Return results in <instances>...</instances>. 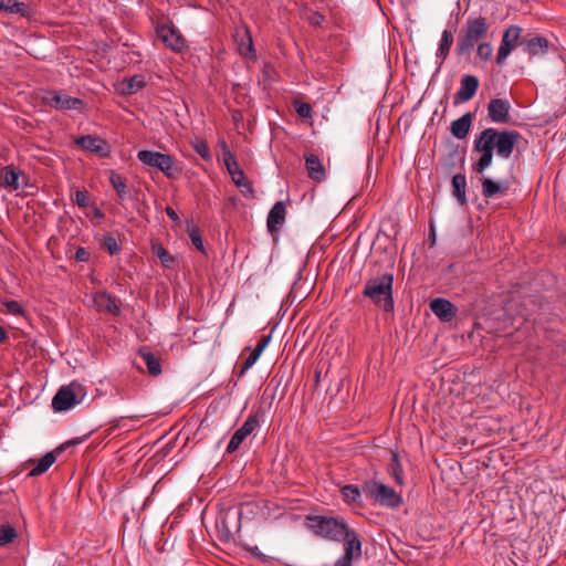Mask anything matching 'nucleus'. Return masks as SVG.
Returning <instances> with one entry per match:
<instances>
[{
    "mask_svg": "<svg viewBox=\"0 0 566 566\" xmlns=\"http://www.w3.org/2000/svg\"><path fill=\"white\" fill-rule=\"evenodd\" d=\"M137 158L145 165L155 167L163 171L167 177L172 178L180 172L176 160L168 154L153 150H139Z\"/></svg>",
    "mask_w": 566,
    "mask_h": 566,
    "instance_id": "nucleus-6",
    "label": "nucleus"
},
{
    "mask_svg": "<svg viewBox=\"0 0 566 566\" xmlns=\"http://www.w3.org/2000/svg\"><path fill=\"white\" fill-rule=\"evenodd\" d=\"M344 542V555L358 558L361 555V543L355 531L349 530L342 539Z\"/></svg>",
    "mask_w": 566,
    "mask_h": 566,
    "instance_id": "nucleus-23",
    "label": "nucleus"
},
{
    "mask_svg": "<svg viewBox=\"0 0 566 566\" xmlns=\"http://www.w3.org/2000/svg\"><path fill=\"white\" fill-rule=\"evenodd\" d=\"M44 99L50 106L61 111L81 109L84 106V102L81 98L71 97L56 91L48 92Z\"/></svg>",
    "mask_w": 566,
    "mask_h": 566,
    "instance_id": "nucleus-11",
    "label": "nucleus"
},
{
    "mask_svg": "<svg viewBox=\"0 0 566 566\" xmlns=\"http://www.w3.org/2000/svg\"><path fill=\"white\" fill-rule=\"evenodd\" d=\"M475 151L480 153L481 156L475 163H473L472 170L475 174H483L484 170L491 166V164L493 161V157H494V151H491V153H490V150H475Z\"/></svg>",
    "mask_w": 566,
    "mask_h": 566,
    "instance_id": "nucleus-31",
    "label": "nucleus"
},
{
    "mask_svg": "<svg viewBox=\"0 0 566 566\" xmlns=\"http://www.w3.org/2000/svg\"><path fill=\"white\" fill-rule=\"evenodd\" d=\"M188 235L196 249L203 252L205 249L200 229L197 226L188 227Z\"/></svg>",
    "mask_w": 566,
    "mask_h": 566,
    "instance_id": "nucleus-38",
    "label": "nucleus"
},
{
    "mask_svg": "<svg viewBox=\"0 0 566 566\" xmlns=\"http://www.w3.org/2000/svg\"><path fill=\"white\" fill-rule=\"evenodd\" d=\"M270 340H271V335H263V336L259 339V342H258L256 346H258V347H260V348H262V349L264 350V348L268 346V344H269V342H270Z\"/></svg>",
    "mask_w": 566,
    "mask_h": 566,
    "instance_id": "nucleus-54",
    "label": "nucleus"
},
{
    "mask_svg": "<svg viewBox=\"0 0 566 566\" xmlns=\"http://www.w3.org/2000/svg\"><path fill=\"white\" fill-rule=\"evenodd\" d=\"M308 20L312 25L318 27L325 21V17L319 12H313Z\"/></svg>",
    "mask_w": 566,
    "mask_h": 566,
    "instance_id": "nucleus-49",
    "label": "nucleus"
},
{
    "mask_svg": "<svg viewBox=\"0 0 566 566\" xmlns=\"http://www.w3.org/2000/svg\"><path fill=\"white\" fill-rule=\"evenodd\" d=\"M138 355L147 366V371L150 376L156 377L161 374L163 370L159 357L155 356L148 348L145 347L138 350Z\"/></svg>",
    "mask_w": 566,
    "mask_h": 566,
    "instance_id": "nucleus-26",
    "label": "nucleus"
},
{
    "mask_svg": "<svg viewBox=\"0 0 566 566\" xmlns=\"http://www.w3.org/2000/svg\"><path fill=\"white\" fill-rule=\"evenodd\" d=\"M375 306L382 308L385 313L389 312V273L380 276L370 277L366 281L361 292Z\"/></svg>",
    "mask_w": 566,
    "mask_h": 566,
    "instance_id": "nucleus-4",
    "label": "nucleus"
},
{
    "mask_svg": "<svg viewBox=\"0 0 566 566\" xmlns=\"http://www.w3.org/2000/svg\"><path fill=\"white\" fill-rule=\"evenodd\" d=\"M95 216L101 219L104 218V213L99 209L95 210Z\"/></svg>",
    "mask_w": 566,
    "mask_h": 566,
    "instance_id": "nucleus-60",
    "label": "nucleus"
},
{
    "mask_svg": "<svg viewBox=\"0 0 566 566\" xmlns=\"http://www.w3.org/2000/svg\"><path fill=\"white\" fill-rule=\"evenodd\" d=\"M103 247L113 255L120 251V245L117 243L116 238L108 233L103 239Z\"/></svg>",
    "mask_w": 566,
    "mask_h": 566,
    "instance_id": "nucleus-42",
    "label": "nucleus"
},
{
    "mask_svg": "<svg viewBox=\"0 0 566 566\" xmlns=\"http://www.w3.org/2000/svg\"><path fill=\"white\" fill-rule=\"evenodd\" d=\"M479 78L475 75L467 74L460 80V88L454 94V105L471 101L479 90Z\"/></svg>",
    "mask_w": 566,
    "mask_h": 566,
    "instance_id": "nucleus-10",
    "label": "nucleus"
},
{
    "mask_svg": "<svg viewBox=\"0 0 566 566\" xmlns=\"http://www.w3.org/2000/svg\"><path fill=\"white\" fill-rule=\"evenodd\" d=\"M108 180L113 188L116 190L118 198L123 200L127 195V185L125 178L116 171L111 170Z\"/></svg>",
    "mask_w": 566,
    "mask_h": 566,
    "instance_id": "nucleus-32",
    "label": "nucleus"
},
{
    "mask_svg": "<svg viewBox=\"0 0 566 566\" xmlns=\"http://www.w3.org/2000/svg\"><path fill=\"white\" fill-rule=\"evenodd\" d=\"M453 41H454V38H453L452 31L443 30V32L441 34L439 48L436 53L437 59L440 60L439 67L443 64V62L449 56Z\"/></svg>",
    "mask_w": 566,
    "mask_h": 566,
    "instance_id": "nucleus-28",
    "label": "nucleus"
},
{
    "mask_svg": "<svg viewBox=\"0 0 566 566\" xmlns=\"http://www.w3.org/2000/svg\"><path fill=\"white\" fill-rule=\"evenodd\" d=\"M88 201H90V193H88L87 190H85V189H77L75 191L74 202L80 208H86L88 206Z\"/></svg>",
    "mask_w": 566,
    "mask_h": 566,
    "instance_id": "nucleus-44",
    "label": "nucleus"
},
{
    "mask_svg": "<svg viewBox=\"0 0 566 566\" xmlns=\"http://www.w3.org/2000/svg\"><path fill=\"white\" fill-rule=\"evenodd\" d=\"M522 135L517 130L485 128L475 136L473 150L496 151L501 158H510Z\"/></svg>",
    "mask_w": 566,
    "mask_h": 566,
    "instance_id": "nucleus-1",
    "label": "nucleus"
},
{
    "mask_svg": "<svg viewBox=\"0 0 566 566\" xmlns=\"http://www.w3.org/2000/svg\"><path fill=\"white\" fill-rule=\"evenodd\" d=\"M391 479H394L398 490L391 488V510L406 504L411 495L415 483L412 479H407L401 458L391 451Z\"/></svg>",
    "mask_w": 566,
    "mask_h": 566,
    "instance_id": "nucleus-3",
    "label": "nucleus"
},
{
    "mask_svg": "<svg viewBox=\"0 0 566 566\" xmlns=\"http://www.w3.org/2000/svg\"><path fill=\"white\" fill-rule=\"evenodd\" d=\"M256 360L258 358L252 353H250V355L244 359L241 366L239 377H241L248 369H250L255 364Z\"/></svg>",
    "mask_w": 566,
    "mask_h": 566,
    "instance_id": "nucleus-47",
    "label": "nucleus"
},
{
    "mask_svg": "<svg viewBox=\"0 0 566 566\" xmlns=\"http://www.w3.org/2000/svg\"><path fill=\"white\" fill-rule=\"evenodd\" d=\"M0 10L18 13L21 17H28L30 13L29 7L24 2H19L18 0H0Z\"/></svg>",
    "mask_w": 566,
    "mask_h": 566,
    "instance_id": "nucleus-30",
    "label": "nucleus"
},
{
    "mask_svg": "<svg viewBox=\"0 0 566 566\" xmlns=\"http://www.w3.org/2000/svg\"><path fill=\"white\" fill-rule=\"evenodd\" d=\"M156 255L160 260L161 264L165 268H171L175 263V258L168 252L167 249H165L163 245L154 247L153 248Z\"/></svg>",
    "mask_w": 566,
    "mask_h": 566,
    "instance_id": "nucleus-35",
    "label": "nucleus"
},
{
    "mask_svg": "<svg viewBox=\"0 0 566 566\" xmlns=\"http://www.w3.org/2000/svg\"><path fill=\"white\" fill-rule=\"evenodd\" d=\"M260 423V415L259 412L250 415L244 423L239 428L243 433L248 437L251 434Z\"/></svg>",
    "mask_w": 566,
    "mask_h": 566,
    "instance_id": "nucleus-36",
    "label": "nucleus"
},
{
    "mask_svg": "<svg viewBox=\"0 0 566 566\" xmlns=\"http://www.w3.org/2000/svg\"><path fill=\"white\" fill-rule=\"evenodd\" d=\"M8 338L6 329L0 326V344L3 343Z\"/></svg>",
    "mask_w": 566,
    "mask_h": 566,
    "instance_id": "nucleus-57",
    "label": "nucleus"
},
{
    "mask_svg": "<svg viewBox=\"0 0 566 566\" xmlns=\"http://www.w3.org/2000/svg\"><path fill=\"white\" fill-rule=\"evenodd\" d=\"M146 86L145 76L136 74L129 78H124L120 83V91L124 95H133Z\"/></svg>",
    "mask_w": 566,
    "mask_h": 566,
    "instance_id": "nucleus-27",
    "label": "nucleus"
},
{
    "mask_svg": "<svg viewBox=\"0 0 566 566\" xmlns=\"http://www.w3.org/2000/svg\"><path fill=\"white\" fill-rule=\"evenodd\" d=\"M157 35L168 48L176 52H180L186 48L185 39L174 27L159 25L157 28Z\"/></svg>",
    "mask_w": 566,
    "mask_h": 566,
    "instance_id": "nucleus-13",
    "label": "nucleus"
},
{
    "mask_svg": "<svg viewBox=\"0 0 566 566\" xmlns=\"http://www.w3.org/2000/svg\"><path fill=\"white\" fill-rule=\"evenodd\" d=\"M465 188H467V178L463 174H457L452 177L451 180V192L452 196L457 199L458 203L460 206H467V195H465Z\"/></svg>",
    "mask_w": 566,
    "mask_h": 566,
    "instance_id": "nucleus-25",
    "label": "nucleus"
},
{
    "mask_svg": "<svg viewBox=\"0 0 566 566\" xmlns=\"http://www.w3.org/2000/svg\"><path fill=\"white\" fill-rule=\"evenodd\" d=\"M192 147L195 149V151L205 160L209 161L211 160V154H210V150H209V147H208V144L205 142V140H199L197 139L193 144H192Z\"/></svg>",
    "mask_w": 566,
    "mask_h": 566,
    "instance_id": "nucleus-41",
    "label": "nucleus"
},
{
    "mask_svg": "<svg viewBox=\"0 0 566 566\" xmlns=\"http://www.w3.org/2000/svg\"><path fill=\"white\" fill-rule=\"evenodd\" d=\"M553 44L543 35L523 40V50L531 57L546 54Z\"/></svg>",
    "mask_w": 566,
    "mask_h": 566,
    "instance_id": "nucleus-17",
    "label": "nucleus"
},
{
    "mask_svg": "<svg viewBox=\"0 0 566 566\" xmlns=\"http://www.w3.org/2000/svg\"><path fill=\"white\" fill-rule=\"evenodd\" d=\"M83 387L73 381L67 386H62L52 399V408L55 411H66L73 408L83 399Z\"/></svg>",
    "mask_w": 566,
    "mask_h": 566,
    "instance_id": "nucleus-8",
    "label": "nucleus"
},
{
    "mask_svg": "<svg viewBox=\"0 0 566 566\" xmlns=\"http://www.w3.org/2000/svg\"><path fill=\"white\" fill-rule=\"evenodd\" d=\"M429 307L442 322H451L457 315V307L442 297L431 300Z\"/></svg>",
    "mask_w": 566,
    "mask_h": 566,
    "instance_id": "nucleus-15",
    "label": "nucleus"
},
{
    "mask_svg": "<svg viewBox=\"0 0 566 566\" xmlns=\"http://www.w3.org/2000/svg\"><path fill=\"white\" fill-rule=\"evenodd\" d=\"M343 500L348 504H359L360 491L356 485L347 484L340 490Z\"/></svg>",
    "mask_w": 566,
    "mask_h": 566,
    "instance_id": "nucleus-33",
    "label": "nucleus"
},
{
    "mask_svg": "<svg viewBox=\"0 0 566 566\" xmlns=\"http://www.w3.org/2000/svg\"><path fill=\"white\" fill-rule=\"evenodd\" d=\"M431 235L434 238V230L431 228Z\"/></svg>",
    "mask_w": 566,
    "mask_h": 566,
    "instance_id": "nucleus-62",
    "label": "nucleus"
},
{
    "mask_svg": "<svg viewBox=\"0 0 566 566\" xmlns=\"http://www.w3.org/2000/svg\"><path fill=\"white\" fill-rule=\"evenodd\" d=\"M74 143L82 149L91 151L102 158H106L111 154L108 143L97 136L84 135L75 138Z\"/></svg>",
    "mask_w": 566,
    "mask_h": 566,
    "instance_id": "nucleus-9",
    "label": "nucleus"
},
{
    "mask_svg": "<svg viewBox=\"0 0 566 566\" xmlns=\"http://www.w3.org/2000/svg\"><path fill=\"white\" fill-rule=\"evenodd\" d=\"M310 527L316 535L327 539L340 541L349 531L348 526L335 517H326L321 515L310 516Z\"/></svg>",
    "mask_w": 566,
    "mask_h": 566,
    "instance_id": "nucleus-5",
    "label": "nucleus"
},
{
    "mask_svg": "<svg viewBox=\"0 0 566 566\" xmlns=\"http://www.w3.org/2000/svg\"><path fill=\"white\" fill-rule=\"evenodd\" d=\"M57 452L51 451L45 453L41 459L38 460L36 465L29 472V476H39L45 473L50 467L55 462Z\"/></svg>",
    "mask_w": 566,
    "mask_h": 566,
    "instance_id": "nucleus-29",
    "label": "nucleus"
},
{
    "mask_svg": "<svg viewBox=\"0 0 566 566\" xmlns=\"http://www.w3.org/2000/svg\"><path fill=\"white\" fill-rule=\"evenodd\" d=\"M480 181L482 196L486 199L494 198L497 195H505L509 190L507 182L495 181L489 177H482Z\"/></svg>",
    "mask_w": 566,
    "mask_h": 566,
    "instance_id": "nucleus-21",
    "label": "nucleus"
},
{
    "mask_svg": "<svg viewBox=\"0 0 566 566\" xmlns=\"http://www.w3.org/2000/svg\"><path fill=\"white\" fill-rule=\"evenodd\" d=\"M293 106L297 115L302 118H311L313 115V108L310 103L295 99Z\"/></svg>",
    "mask_w": 566,
    "mask_h": 566,
    "instance_id": "nucleus-37",
    "label": "nucleus"
},
{
    "mask_svg": "<svg viewBox=\"0 0 566 566\" xmlns=\"http://www.w3.org/2000/svg\"><path fill=\"white\" fill-rule=\"evenodd\" d=\"M511 104L505 98H492L488 104V116L493 123L507 124Z\"/></svg>",
    "mask_w": 566,
    "mask_h": 566,
    "instance_id": "nucleus-12",
    "label": "nucleus"
},
{
    "mask_svg": "<svg viewBox=\"0 0 566 566\" xmlns=\"http://www.w3.org/2000/svg\"><path fill=\"white\" fill-rule=\"evenodd\" d=\"M94 303L97 306L98 311H104V312L111 313L113 315L120 314V308H119L116 297L105 291L97 292L95 294Z\"/></svg>",
    "mask_w": 566,
    "mask_h": 566,
    "instance_id": "nucleus-20",
    "label": "nucleus"
},
{
    "mask_svg": "<svg viewBox=\"0 0 566 566\" xmlns=\"http://www.w3.org/2000/svg\"><path fill=\"white\" fill-rule=\"evenodd\" d=\"M386 238H387L386 233L379 232L377 234V237L373 243V250L375 252L380 251V250H384V251L386 250V247H385Z\"/></svg>",
    "mask_w": 566,
    "mask_h": 566,
    "instance_id": "nucleus-46",
    "label": "nucleus"
},
{
    "mask_svg": "<svg viewBox=\"0 0 566 566\" xmlns=\"http://www.w3.org/2000/svg\"><path fill=\"white\" fill-rule=\"evenodd\" d=\"M83 438H75V439H71L62 444H60L56 449H55V452L57 453H61L62 451H64L67 447L70 446H76V444H80L81 442H83Z\"/></svg>",
    "mask_w": 566,
    "mask_h": 566,
    "instance_id": "nucleus-48",
    "label": "nucleus"
},
{
    "mask_svg": "<svg viewBox=\"0 0 566 566\" xmlns=\"http://www.w3.org/2000/svg\"><path fill=\"white\" fill-rule=\"evenodd\" d=\"M231 178L235 186H240L242 182H244V180H247V177H245L243 170L232 174Z\"/></svg>",
    "mask_w": 566,
    "mask_h": 566,
    "instance_id": "nucleus-52",
    "label": "nucleus"
},
{
    "mask_svg": "<svg viewBox=\"0 0 566 566\" xmlns=\"http://www.w3.org/2000/svg\"><path fill=\"white\" fill-rule=\"evenodd\" d=\"M476 46V56L483 61V62H488L491 60L492 55H493V46L491 44V42H488V41H482L480 42L479 44L475 45Z\"/></svg>",
    "mask_w": 566,
    "mask_h": 566,
    "instance_id": "nucleus-34",
    "label": "nucleus"
},
{
    "mask_svg": "<svg viewBox=\"0 0 566 566\" xmlns=\"http://www.w3.org/2000/svg\"><path fill=\"white\" fill-rule=\"evenodd\" d=\"M523 29L520 25L512 24L507 27L502 34L501 43L497 49L495 62L502 66L505 64L510 54L518 46H523Z\"/></svg>",
    "mask_w": 566,
    "mask_h": 566,
    "instance_id": "nucleus-7",
    "label": "nucleus"
},
{
    "mask_svg": "<svg viewBox=\"0 0 566 566\" xmlns=\"http://www.w3.org/2000/svg\"><path fill=\"white\" fill-rule=\"evenodd\" d=\"M166 214L172 220V221H178L179 220V217L177 214V212L170 207V206H167L166 209Z\"/></svg>",
    "mask_w": 566,
    "mask_h": 566,
    "instance_id": "nucleus-55",
    "label": "nucleus"
},
{
    "mask_svg": "<svg viewBox=\"0 0 566 566\" xmlns=\"http://www.w3.org/2000/svg\"><path fill=\"white\" fill-rule=\"evenodd\" d=\"M233 36L238 43V50L241 55L249 59L255 57L252 36L249 28L245 24L235 28Z\"/></svg>",
    "mask_w": 566,
    "mask_h": 566,
    "instance_id": "nucleus-14",
    "label": "nucleus"
},
{
    "mask_svg": "<svg viewBox=\"0 0 566 566\" xmlns=\"http://www.w3.org/2000/svg\"><path fill=\"white\" fill-rule=\"evenodd\" d=\"M237 187L240 188V191L243 196L250 197V198L255 197V191L252 187V184L248 179L244 180V182H242L240 186H237Z\"/></svg>",
    "mask_w": 566,
    "mask_h": 566,
    "instance_id": "nucleus-45",
    "label": "nucleus"
},
{
    "mask_svg": "<svg viewBox=\"0 0 566 566\" xmlns=\"http://www.w3.org/2000/svg\"><path fill=\"white\" fill-rule=\"evenodd\" d=\"M222 158H223L226 168H230V166L235 165L237 160H235L234 155L231 153V150L224 151V155H222Z\"/></svg>",
    "mask_w": 566,
    "mask_h": 566,
    "instance_id": "nucleus-51",
    "label": "nucleus"
},
{
    "mask_svg": "<svg viewBox=\"0 0 566 566\" xmlns=\"http://www.w3.org/2000/svg\"><path fill=\"white\" fill-rule=\"evenodd\" d=\"M90 259V253L86 251V249L80 247L76 249L75 252V260L78 262H86Z\"/></svg>",
    "mask_w": 566,
    "mask_h": 566,
    "instance_id": "nucleus-50",
    "label": "nucleus"
},
{
    "mask_svg": "<svg viewBox=\"0 0 566 566\" xmlns=\"http://www.w3.org/2000/svg\"><path fill=\"white\" fill-rule=\"evenodd\" d=\"M2 304L7 308L8 313L12 315L24 316L25 314V310L18 301H4Z\"/></svg>",
    "mask_w": 566,
    "mask_h": 566,
    "instance_id": "nucleus-43",
    "label": "nucleus"
},
{
    "mask_svg": "<svg viewBox=\"0 0 566 566\" xmlns=\"http://www.w3.org/2000/svg\"><path fill=\"white\" fill-rule=\"evenodd\" d=\"M353 560L354 558L350 556L343 555L336 560L334 566H352Z\"/></svg>",
    "mask_w": 566,
    "mask_h": 566,
    "instance_id": "nucleus-53",
    "label": "nucleus"
},
{
    "mask_svg": "<svg viewBox=\"0 0 566 566\" xmlns=\"http://www.w3.org/2000/svg\"><path fill=\"white\" fill-rule=\"evenodd\" d=\"M286 216V207L283 201H277L271 208L268 216V229L270 233H276L283 226Z\"/></svg>",
    "mask_w": 566,
    "mask_h": 566,
    "instance_id": "nucleus-18",
    "label": "nucleus"
},
{
    "mask_svg": "<svg viewBox=\"0 0 566 566\" xmlns=\"http://www.w3.org/2000/svg\"><path fill=\"white\" fill-rule=\"evenodd\" d=\"M227 170L230 174V176L232 177V174H234L237 171H240L241 169L239 168V165L235 161V165L234 166H230V168H227Z\"/></svg>",
    "mask_w": 566,
    "mask_h": 566,
    "instance_id": "nucleus-56",
    "label": "nucleus"
},
{
    "mask_svg": "<svg viewBox=\"0 0 566 566\" xmlns=\"http://www.w3.org/2000/svg\"><path fill=\"white\" fill-rule=\"evenodd\" d=\"M219 146L222 150V155H224V151L230 150L227 143L224 140L219 142Z\"/></svg>",
    "mask_w": 566,
    "mask_h": 566,
    "instance_id": "nucleus-59",
    "label": "nucleus"
},
{
    "mask_svg": "<svg viewBox=\"0 0 566 566\" xmlns=\"http://www.w3.org/2000/svg\"><path fill=\"white\" fill-rule=\"evenodd\" d=\"M262 352H263L262 348L255 346L251 353L259 359V357L262 354Z\"/></svg>",
    "mask_w": 566,
    "mask_h": 566,
    "instance_id": "nucleus-58",
    "label": "nucleus"
},
{
    "mask_svg": "<svg viewBox=\"0 0 566 566\" xmlns=\"http://www.w3.org/2000/svg\"><path fill=\"white\" fill-rule=\"evenodd\" d=\"M245 438L247 436L243 433V431L238 429L231 437V440L227 447V452L233 453L234 451H237Z\"/></svg>",
    "mask_w": 566,
    "mask_h": 566,
    "instance_id": "nucleus-40",
    "label": "nucleus"
},
{
    "mask_svg": "<svg viewBox=\"0 0 566 566\" xmlns=\"http://www.w3.org/2000/svg\"><path fill=\"white\" fill-rule=\"evenodd\" d=\"M305 167L311 179L317 182L325 179V168L316 155L310 154L305 156Z\"/></svg>",
    "mask_w": 566,
    "mask_h": 566,
    "instance_id": "nucleus-24",
    "label": "nucleus"
},
{
    "mask_svg": "<svg viewBox=\"0 0 566 566\" xmlns=\"http://www.w3.org/2000/svg\"><path fill=\"white\" fill-rule=\"evenodd\" d=\"M363 491L375 502L389 505V486L375 480H368L363 485Z\"/></svg>",
    "mask_w": 566,
    "mask_h": 566,
    "instance_id": "nucleus-16",
    "label": "nucleus"
},
{
    "mask_svg": "<svg viewBox=\"0 0 566 566\" xmlns=\"http://www.w3.org/2000/svg\"><path fill=\"white\" fill-rule=\"evenodd\" d=\"M20 177H24V174L13 166H6L0 171V186L10 190H17L20 187Z\"/></svg>",
    "mask_w": 566,
    "mask_h": 566,
    "instance_id": "nucleus-22",
    "label": "nucleus"
},
{
    "mask_svg": "<svg viewBox=\"0 0 566 566\" xmlns=\"http://www.w3.org/2000/svg\"><path fill=\"white\" fill-rule=\"evenodd\" d=\"M489 30L490 23L485 17H469L459 32L455 54L458 56H469L476 44L486 40Z\"/></svg>",
    "mask_w": 566,
    "mask_h": 566,
    "instance_id": "nucleus-2",
    "label": "nucleus"
},
{
    "mask_svg": "<svg viewBox=\"0 0 566 566\" xmlns=\"http://www.w3.org/2000/svg\"><path fill=\"white\" fill-rule=\"evenodd\" d=\"M474 117V113L468 112L453 120L450 126L451 134L458 139H464L471 129Z\"/></svg>",
    "mask_w": 566,
    "mask_h": 566,
    "instance_id": "nucleus-19",
    "label": "nucleus"
},
{
    "mask_svg": "<svg viewBox=\"0 0 566 566\" xmlns=\"http://www.w3.org/2000/svg\"><path fill=\"white\" fill-rule=\"evenodd\" d=\"M319 379V373H316V381Z\"/></svg>",
    "mask_w": 566,
    "mask_h": 566,
    "instance_id": "nucleus-61",
    "label": "nucleus"
},
{
    "mask_svg": "<svg viewBox=\"0 0 566 566\" xmlns=\"http://www.w3.org/2000/svg\"><path fill=\"white\" fill-rule=\"evenodd\" d=\"M17 537V531L11 525H6L0 528V546L13 542Z\"/></svg>",
    "mask_w": 566,
    "mask_h": 566,
    "instance_id": "nucleus-39",
    "label": "nucleus"
}]
</instances>
